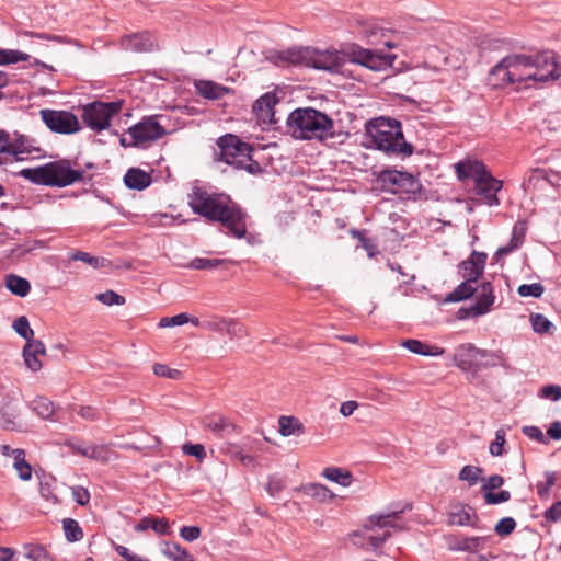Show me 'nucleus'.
I'll return each mask as SVG.
<instances>
[{"mask_svg":"<svg viewBox=\"0 0 561 561\" xmlns=\"http://www.w3.org/2000/svg\"><path fill=\"white\" fill-rule=\"evenodd\" d=\"M561 77L552 51L535 55L513 54L504 57L489 72L488 81L492 87L517 83L523 88H539L548 81Z\"/></svg>","mask_w":561,"mask_h":561,"instance_id":"1","label":"nucleus"},{"mask_svg":"<svg viewBox=\"0 0 561 561\" xmlns=\"http://www.w3.org/2000/svg\"><path fill=\"white\" fill-rule=\"evenodd\" d=\"M188 206L192 211L210 221L220 222L229 232L241 239L247 233V215L224 193L209 192L204 187L194 186L188 194Z\"/></svg>","mask_w":561,"mask_h":561,"instance_id":"2","label":"nucleus"},{"mask_svg":"<svg viewBox=\"0 0 561 561\" xmlns=\"http://www.w3.org/2000/svg\"><path fill=\"white\" fill-rule=\"evenodd\" d=\"M287 127L295 139L323 140L334 137V122L312 107L294 110L287 117Z\"/></svg>","mask_w":561,"mask_h":561,"instance_id":"3","label":"nucleus"},{"mask_svg":"<svg viewBox=\"0 0 561 561\" xmlns=\"http://www.w3.org/2000/svg\"><path fill=\"white\" fill-rule=\"evenodd\" d=\"M367 134L378 150L396 157H410L413 146L407 142L401 124L394 118H376L367 125Z\"/></svg>","mask_w":561,"mask_h":561,"instance_id":"4","label":"nucleus"},{"mask_svg":"<svg viewBox=\"0 0 561 561\" xmlns=\"http://www.w3.org/2000/svg\"><path fill=\"white\" fill-rule=\"evenodd\" d=\"M19 174L37 185L65 187L83 180L84 172L72 169L69 160H59L23 169Z\"/></svg>","mask_w":561,"mask_h":561,"instance_id":"5","label":"nucleus"},{"mask_svg":"<svg viewBox=\"0 0 561 561\" xmlns=\"http://www.w3.org/2000/svg\"><path fill=\"white\" fill-rule=\"evenodd\" d=\"M455 169L459 180H473L477 195L486 205L495 206L500 204L496 194L502 188V182L493 178L481 161H459Z\"/></svg>","mask_w":561,"mask_h":561,"instance_id":"6","label":"nucleus"},{"mask_svg":"<svg viewBox=\"0 0 561 561\" xmlns=\"http://www.w3.org/2000/svg\"><path fill=\"white\" fill-rule=\"evenodd\" d=\"M217 146L218 151L215 152L217 160L253 175L263 172L260 163L252 159L253 149L250 144L242 141L238 136L226 134L218 138Z\"/></svg>","mask_w":561,"mask_h":561,"instance_id":"7","label":"nucleus"},{"mask_svg":"<svg viewBox=\"0 0 561 561\" xmlns=\"http://www.w3.org/2000/svg\"><path fill=\"white\" fill-rule=\"evenodd\" d=\"M280 59L288 64L306 65L330 72H340L345 62L344 55L336 50H320L311 47L288 49L280 53Z\"/></svg>","mask_w":561,"mask_h":561,"instance_id":"8","label":"nucleus"},{"mask_svg":"<svg viewBox=\"0 0 561 561\" xmlns=\"http://www.w3.org/2000/svg\"><path fill=\"white\" fill-rule=\"evenodd\" d=\"M167 134L165 128L158 122L156 116L144 117L140 122L127 129L121 138L124 147H147V145L162 138Z\"/></svg>","mask_w":561,"mask_h":561,"instance_id":"9","label":"nucleus"},{"mask_svg":"<svg viewBox=\"0 0 561 561\" xmlns=\"http://www.w3.org/2000/svg\"><path fill=\"white\" fill-rule=\"evenodd\" d=\"M123 103L92 102L83 107L82 119L93 130L101 131L110 126L111 118L122 110Z\"/></svg>","mask_w":561,"mask_h":561,"instance_id":"10","label":"nucleus"},{"mask_svg":"<svg viewBox=\"0 0 561 561\" xmlns=\"http://www.w3.org/2000/svg\"><path fill=\"white\" fill-rule=\"evenodd\" d=\"M377 181L381 184V188L392 194L415 193L420 190V182L411 173L398 170H382Z\"/></svg>","mask_w":561,"mask_h":561,"instance_id":"11","label":"nucleus"},{"mask_svg":"<svg viewBox=\"0 0 561 561\" xmlns=\"http://www.w3.org/2000/svg\"><path fill=\"white\" fill-rule=\"evenodd\" d=\"M353 62L359 64L374 71H382L390 67L396 55L386 54L381 50H370L358 45H353L347 54Z\"/></svg>","mask_w":561,"mask_h":561,"instance_id":"12","label":"nucleus"},{"mask_svg":"<svg viewBox=\"0 0 561 561\" xmlns=\"http://www.w3.org/2000/svg\"><path fill=\"white\" fill-rule=\"evenodd\" d=\"M39 114L45 125L53 133L71 135L80 130L78 117L71 112L42 110Z\"/></svg>","mask_w":561,"mask_h":561,"instance_id":"13","label":"nucleus"},{"mask_svg":"<svg viewBox=\"0 0 561 561\" xmlns=\"http://www.w3.org/2000/svg\"><path fill=\"white\" fill-rule=\"evenodd\" d=\"M43 157V150L36 141L25 135L14 134L11 146V163Z\"/></svg>","mask_w":561,"mask_h":561,"instance_id":"14","label":"nucleus"},{"mask_svg":"<svg viewBox=\"0 0 561 561\" xmlns=\"http://www.w3.org/2000/svg\"><path fill=\"white\" fill-rule=\"evenodd\" d=\"M121 47L127 51L147 53L157 46V38L148 31L124 35L119 41Z\"/></svg>","mask_w":561,"mask_h":561,"instance_id":"15","label":"nucleus"},{"mask_svg":"<svg viewBox=\"0 0 561 561\" xmlns=\"http://www.w3.org/2000/svg\"><path fill=\"white\" fill-rule=\"evenodd\" d=\"M481 350L472 344H462L457 347L454 360L457 366L467 371L480 368Z\"/></svg>","mask_w":561,"mask_h":561,"instance_id":"16","label":"nucleus"},{"mask_svg":"<svg viewBox=\"0 0 561 561\" xmlns=\"http://www.w3.org/2000/svg\"><path fill=\"white\" fill-rule=\"evenodd\" d=\"M486 255L481 252H472L468 260L459 264V273L463 279L477 282L483 274Z\"/></svg>","mask_w":561,"mask_h":561,"instance_id":"17","label":"nucleus"},{"mask_svg":"<svg viewBox=\"0 0 561 561\" xmlns=\"http://www.w3.org/2000/svg\"><path fill=\"white\" fill-rule=\"evenodd\" d=\"M494 301V288L490 282H484L480 286L476 304L467 310V313L472 317L482 316L490 310Z\"/></svg>","mask_w":561,"mask_h":561,"instance_id":"18","label":"nucleus"},{"mask_svg":"<svg viewBox=\"0 0 561 561\" xmlns=\"http://www.w3.org/2000/svg\"><path fill=\"white\" fill-rule=\"evenodd\" d=\"M407 510H411V504H405L402 510L399 511H392L386 514H374L369 516L368 523L364 526V528L368 531H374V527L378 528H393L397 530H402L403 527L396 523V520L400 517L402 513H404Z\"/></svg>","mask_w":561,"mask_h":561,"instance_id":"19","label":"nucleus"},{"mask_svg":"<svg viewBox=\"0 0 561 561\" xmlns=\"http://www.w3.org/2000/svg\"><path fill=\"white\" fill-rule=\"evenodd\" d=\"M353 30L359 36L365 38L368 44H377L385 36V28L381 27L374 20L356 19L353 24Z\"/></svg>","mask_w":561,"mask_h":561,"instance_id":"20","label":"nucleus"},{"mask_svg":"<svg viewBox=\"0 0 561 561\" xmlns=\"http://www.w3.org/2000/svg\"><path fill=\"white\" fill-rule=\"evenodd\" d=\"M278 100L274 93L267 92L257 99L253 104V112L257 118L263 123H275L274 121V106Z\"/></svg>","mask_w":561,"mask_h":561,"instance_id":"21","label":"nucleus"},{"mask_svg":"<svg viewBox=\"0 0 561 561\" xmlns=\"http://www.w3.org/2000/svg\"><path fill=\"white\" fill-rule=\"evenodd\" d=\"M203 425L219 437L227 436L232 432L238 431V426L222 415L205 416L203 420Z\"/></svg>","mask_w":561,"mask_h":561,"instance_id":"22","label":"nucleus"},{"mask_svg":"<svg viewBox=\"0 0 561 561\" xmlns=\"http://www.w3.org/2000/svg\"><path fill=\"white\" fill-rule=\"evenodd\" d=\"M44 354L45 345L39 340L26 342L23 348L24 362L26 366L33 371H37L42 368V362L38 359V356Z\"/></svg>","mask_w":561,"mask_h":561,"instance_id":"23","label":"nucleus"},{"mask_svg":"<svg viewBox=\"0 0 561 561\" xmlns=\"http://www.w3.org/2000/svg\"><path fill=\"white\" fill-rule=\"evenodd\" d=\"M477 520L478 517L469 505L455 506L448 514V523L450 525L477 527Z\"/></svg>","mask_w":561,"mask_h":561,"instance_id":"24","label":"nucleus"},{"mask_svg":"<svg viewBox=\"0 0 561 561\" xmlns=\"http://www.w3.org/2000/svg\"><path fill=\"white\" fill-rule=\"evenodd\" d=\"M486 540L488 537H453L448 546L450 550L474 553L483 548Z\"/></svg>","mask_w":561,"mask_h":561,"instance_id":"25","label":"nucleus"},{"mask_svg":"<svg viewBox=\"0 0 561 561\" xmlns=\"http://www.w3.org/2000/svg\"><path fill=\"white\" fill-rule=\"evenodd\" d=\"M151 176L138 168H130L124 176V183L128 188L142 191L151 184Z\"/></svg>","mask_w":561,"mask_h":561,"instance_id":"26","label":"nucleus"},{"mask_svg":"<svg viewBox=\"0 0 561 561\" xmlns=\"http://www.w3.org/2000/svg\"><path fill=\"white\" fill-rule=\"evenodd\" d=\"M197 93L208 100H219L230 92V89L209 80L195 83Z\"/></svg>","mask_w":561,"mask_h":561,"instance_id":"27","label":"nucleus"},{"mask_svg":"<svg viewBox=\"0 0 561 561\" xmlns=\"http://www.w3.org/2000/svg\"><path fill=\"white\" fill-rule=\"evenodd\" d=\"M526 222L523 220L517 221L513 227L512 238L510 240V243L505 247H501L497 250V254L500 255H506L511 253L512 251L518 249L522 243L524 242L525 234H526Z\"/></svg>","mask_w":561,"mask_h":561,"instance_id":"28","label":"nucleus"},{"mask_svg":"<svg viewBox=\"0 0 561 561\" xmlns=\"http://www.w3.org/2000/svg\"><path fill=\"white\" fill-rule=\"evenodd\" d=\"M149 528H151L158 535L170 534V526L165 518L144 517L134 527L135 531H145Z\"/></svg>","mask_w":561,"mask_h":561,"instance_id":"29","label":"nucleus"},{"mask_svg":"<svg viewBox=\"0 0 561 561\" xmlns=\"http://www.w3.org/2000/svg\"><path fill=\"white\" fill-rule=\"evenodd\" d=\"M401 345L414 354L424 356H438L444 353L443 348L435 345L425 344L419 340H405Z\"/></svg>","mask_w":561,"mask_h":561,"instance_id":"30","label":"nucleus"},{"mask_svg":"<svg viewBox=\"0 0 561 561\" xmlns=\"http://www.w3.org/2000/svg\"><path fill=\"white\" fill-rule=\"evenodd\" d=\"M301 492L319 502H327L333 500L336 495L329 490L325 485L320 483H309L301 486Z\"/></svg>","mask_w":561,"mask_h":561,"instance_id":"31","label":"nucleus"},{"mask_svg":"<svg viewBox=\"0 0 561 561\" xmlns=\"http://www.w3.org/2000/svg\"><path fill=\"white\" fill-rule=\"evenodd\" d=\"M322 476L335 482L342 486H348L353 482V476L350 470L337 468V467H328L323 470Z\"/></svg>","mask_w":561,"mask_h":561,"instance_id":"32","label":"nucleus"},{"mask_svg":"<svg viewBox=\"0 0 561 561\" xmlns=\"http://www.w3.org/2000/svg\"><path fill=\"white\" fill-rule=\"evenodd\" d=\"M30 407L43 420H53L55 407L49 399L37 397L30 403Z\"/></svg>","mask_w":561,"mask_h":561,"instance_id":"33","label":"nucleus"},{"mask_svg":"<svg viewBox=\"0 0 561 561\" xmlns=\"http://www.w3.org/2000/svg\"><path fill=\"white\" fill-rule=\"evenodd\" d=\"M5 285L12 294L19 297H25L31 290L30 282L26 278L13 274L7 276Z\"/></svg>","mask_w":561,"mask_h":561,"instance_id":"34","label":"nucleus"},{"mask_svg":"<svg viewBox=\"0 0 561 561\" xmlns=\"http://www.w3.org/2000/svg\"><path fill=\"white\" fill-rule=\"evenodd\" d=\"M473 283L474 282H469L465 279L451 293L448 294V296L446 297V301L458 302L472 297L474 291L477 290V288L473 287L472 285Z\"/></svg>","mask_w":561,"mask_h":561,"instance_id":"35","label":"nucleus"},{"mask_svg":"<svg viewBox=\"0 0 561 561\" xmlns=\"http://www.w3.org/2000/svg\"><path fill=\"white\" fill-rule=\"evenodd\" d=\"M14 463L13 467L18 471L20 479L27 481L32 477L31 465L25 460V453L23 449L13 450Z\"/></svg>","mask_w":561,"mask_h":561,"instance_id":"36","label":"nucleus"},{"mask_svg":"<svg viewBox=\"0 0 561 561\" xmlns=\"http://www.w3.org/2000/svg\"><path fill=\"white\" fill-rule=\"evenodd\" d=\"M278 425L279 434L285 437L299 434L302 430L301 422L294 416H280L278 420Z\"/></svg>","mask_w":561,"mask_h":561,"instance_id":"37","label":"nucleus"},{"mask_svg":"<svg viewBox=\"0 0 561 561\" xmlns=\"http://www.w3.org/2000/svg\"><path fill=\"white\" fill-rule=\"evenodd\" d=\"M494 366H506V357L504 354L500 351L489 352L486 350H481L480 368Z\"/></svg>","mask_w":561,"mask_h":561,"instance_id":"38","label":"nucleus"},{"mask_svg":"<svg viewBox=\"0 0 561 561\" xmlns=\"http://www.w3.org/2000/svg\"><path fill=\"white\" fill-rule=\"evenodd\" d=\"M231 263V261L222 259L196 257L188 263L187 267L193 270H214L219 266H225Z\"/></svg>","mask_w":561,"mask_h":561,"instance_id":"39","label":"nucleus"},{"mask_svg":"<svg viewBox=\"0 0 561 561\" xmlns=\"http://www.w3.org/2000/svg\"><path fill=\"white\" fill-rule=\"evenodd\" d=\"M221 323L225 325L226 333L230 336V339H243L249 335V331L247 327L234 319L221 320Z\"/></svg>","mask_w":561,"mask_h":561,"instance_id":"40","label":"nucleus"},{"mask_svg":"<svg viewBox=\"0 0 561 561\" xmlns=\"http://www.w3.org/2000/svg\"><path fill=\"white\" fill-rule=\"evenodd\" d=\"M162 553L172 561H186L192 557L185 548L175 542L165 543Z\"/></svg>","mask_w":561,"mask_h":561,"instance_id":"41","label":"nucleus"},{"mask_svg":"<svg viewBox=\"0 0 561 561\" xmlns=\"http://www.w3.org/2000/svg\"><path fill=\"white\" fill-rule=\"evenodd\" d=\"M62 528L66 539L69 542H76L82 539L83 531L79 523L72 518H65L62 522Z\"/></svg>","mask_w":561,"mask_h":561,"instance_id":"42","label":"nucleus"},{"mask_svg":"<svg viewBox=\"0 0 561 561\" xmlns=\"http://www.w3.org/2000/svg\"><path fill=\"white\" fill-rule=\"evenodd\" d=\"M12 137L10 134L0 129V164L11 163Z\"/></svg>","mask_w":561,"mask_h":561,"instance_id":"43","label":"nucleus"},{"mask_svg":"<svg viewBox=\"0 0 561 561\" xmlns=\"http://www.w3.org/2000/svg\"><path fill=\"white\" fill-rule=\"evenodd\" d=\"M31 56L20 50L0 48V65L16 64L19 61H28Z\"/></svg>","mask_w":561,"mask_h":561,"instance_id":"44","label":"nucleus"},{"mask_svg":"<svg viewBox=\"0 0 561 561\" xmlns=\"http://www.w3.org/2000/svg\"><path fill=\"white\" fill-rule=\"evenodd\" d=\"M545 481H539L536 484L537 494L540 499H548L550 495V489L556 484L557 472L547 471L545 472Z\"/></svg>","mask_w":561,"mask_h":561,"instance_id":"45","label":"nucleus"},{"mask_svg":"<svg viewBox=\"0 0 561 561\" xmlns=\"http://www.w3.org/2000/svg\"><path fill=\"white\" fill-rule=\"evenodd\" d=\"M482 469L476 466L467 465L459 472V480L468 482L469 486H473L480 480Z\"/></svg>","mask_w":561,"mask_h":561,"instance_id":"46","label":"nucleus"},{"mask_svg":"<svg viewBox=\"0 0 561 561\" xmlns=\"http://www.w3.org/2000/svg\"><path fill=\"white\" fill-rule=\"evenodd\" d=\"M350 234L359 241L360 245L367 251L369 256L375 255L377 252V245L373 239L366 237L365 230H357L352 228L350 230Z\"/></svg>","mask_w":561,"mask_h":561,"instance_id":"47","label":"nucleus"},{"mask_svg":"<svg viewBox=\"0 0 561 561\" xmlns=\"http://www.w3.org/2000/svg\"><path fill=\"white\" fill-rule=\"evenodd\" d=\"M13 329L20 336L25 339L27 342L34 341L33 340L34 331L31 329L28 320L25 316H21L14 320Z\"/></svg>","mask_w":561,"mask_h":561,"instance_id":"48","label":"nucleus"},{"mask_svg":"<svg viewBox=\"0 0 561 561\" xmlns=\"http://www.w3.org/2000/svg\"><path fill=\"white\" fill-rule=\"evenodd\" d=\"M70 259L72 261H81L83 263H87L93 266L94 268L103 267L104 262L106 261L103 257L92 256L90 253L83 251L75 252L73 254H71Z\"/></svg>","mask_w":561,"mask_h":561,"instance_id":"49","label":"nucleus"},{"mask_svg":"<svg viewBox=\"0 0 561 561\" xmlns=\"http://www.w3.org/2000/svg\"><path fill=\"white\" fill-rule=\"evenodd\" d=\"M96 300L105 306L124 305L126 299L124 296L115 293L114 290H106L95 296Z\"/></svg>","mask_w":561,"mask_h":561,"instance_id":"50","label":"nucleus"},{"mask_svg":"<svg viewBox=\"0 0 561 561\" xmlns=\"http://www.w3.org/2000/svg\"><path fill=\"white\" fill-rule=\"evenodd\" d=\"M506 433L504 430L500 428L495 432V439L490 444L489 451L492 456L499 457L504 453V445L506 443L505 439Z\"/></svg>","mask_w":561,"mask_h":561,"instance_id":"51","label":"nucleus"},{"mask_svg":"<svg viewBox=\"0 0 561 561\" xmlns=\"http://www.w3.org/2000/svg\"><path fill=\"white\" fill-rule=\"evenodd\" d=\"M515 528H516L515 519L512 517H504L496 523V525L494 527V531L500 537H506V536L511 535L515 530Z\"/></svg>","mask_w":561,"mask_h":561,"instance_id":"52","label":"nucleus"},{"mask_svg":"<svg viewBox=\"0 0 561 561\" xmlns=\"http://www.w3.org/2000/svg\"><path fill=\"white\" fill-rule=\"evenodd\" d=\"M545 291L543 286L540 283L523 284L518 287L517 293L522 297H535L539 298Z\"/></svg>","mask_w":561,"mask_h":561,"instance_id":"53","label":"nucleus"},{"mask_svg":"<svg viewBox=\"0 0 561 561\" xmlns=\"http://www.w3.org/2000/svg\"><path fill=\"white\" fill-rule=\"evenodd\" d=\"M25 557L31 561H47L48 552L44 547L38 545H27L25 546Z\"/></svg>","mask_w":561,"mask_h":561,"instance_id":"54","label":"nucleus"},{"mask_svg":"<svg viewBox=\"0 0 561 561\" xmlns=\"http://www.w3.org/2000/svg\"><path fill=\"white\" fill-rule=\"evenodd\" d=\"M0 428L5 431H20L21 426L15 422V415L0 408Z\"/></svg>","mask_w":561,"mask_h":561,"instance_id":"55","label":"nucleus"},{"mask_svg":"<svg viewBox=\"0 0 561 561\" xmlns=\"http://www.w3.org/2000/svg\"><path fill=\"white\" fill-rule=\"evenodd\" d=\"M153 374L158 377H163L172 380L180 379L181 371L174 368H170L164 364H154Z\"/></svg>","mask_w":561,"mask_h":561,"instance_id":"56","label":"nucleus"},{"mask_svg":"<svg viewBox=\"0 0 561 561\" xmlns=\"http://www.w3.org/2000/svg\"><path fill=\"white\" fill-rule=\"evenodd\" d=\"M182 451L185 455L195 457L199 461H203L206 458V450L202 444L186 443L182 446Z\"/></svg>","mask_w":561,"mask_h":561,"instance_id":"57","label":"nucleus"},{"mask_svg":"<svg viewBox=\"0 0 561 561\" xmlns=\"http://www.w3.org/2000/svg\"><path fill=\"white\" fill-rule=\"evenodd\" d=\"M190 321V317L187 313H179L173 317H163L159 321L160 328H170L176 325H183Z\"/></svg>","mask_w":561,"mask_h":561,"instance_id":"58","label":"nucleus"},{"mask_svg":"<svg viewBox=\"0 0 561 561\" xmlns=\"http://www.w3.org/2000/svg\"><path fill=\"white\" fill-rule=\"evenodd\" d=\"M552 323L542 314L536 313L531 316V327L536 333H547Z\"/></svg>","mask_w":561,"mask_h":561,"instance_id":"59","label":"nucleus"},{"mask_svg":"<svg viewBox=\"0 0 561 561\" xmlns=\"http://www.w3.org/2000/svg\"><path fill=\"white\" fill-rule=\"evenodd\" d=\"M483 497H484V501L486 504L496 505L500 503L507 502L511 499V493H510V491H506V490H502L497 493L485 492L483 494Z\"/></svg>","mask_w":561,"mask_h":561,"instance_id":"60","label":"nucleus"},{"mask_svg":"<svg viewBox=\"0 0 561 561\" xmlns=\"http://www.w3.org/2000/svg\"><path fill=\"white\" fill-rule=\"evenodd\" d=\"M219 450L221 454L229 456L232 459L239 460L240 456L242 455L243 450L241 446L234 443L225 442L219 446Z\"/></svg>","mask_w":561,"mask_h":561,"instance_id":"61","label":"nucleus"},{"mask_svg":"<svg viewBox=\"0 0 561 561\" xmlns=\"http://www.w3.org/2000/svg\"><path fill=\"white\" fill-rule=\"evenodd\" d=\"M540 396L545 399L558 401L561 399V386L559 385H547L541 388Z\"/></svg>","mask_w":561,"mask_h":561,"instance_id":"62","label":"nucleus"},{"mask_svg":"<svg viewBox=\"0 0 561 561\" xmlns=\"http://www.w3.org/2000/svg\"><path fill=\"white\" fill-rule=\"evenodd\" d=\"M504 484V479L500 474H493L488 478V480L483 483L481 490L483 493L492 492L493 490L500 489Z\"/></svg>","mask_w":561,"mask_h":561,"instance_id":"63","label":"nucleus"},{"mask_svg":"<svg viewBox=\"0 0 561 561\" xmlns=\"http://www.w3.org/2000/svg\"><path fill=\"white\" fill-rule=\"evenodd\" d=\"M545 518L548 522L557 523L561 520V501L556 502L545 512Z\"/></svg>","mask_w":561,"mask_h":561,"instance_id":"64","label":"nucleus"}]
</instances>
